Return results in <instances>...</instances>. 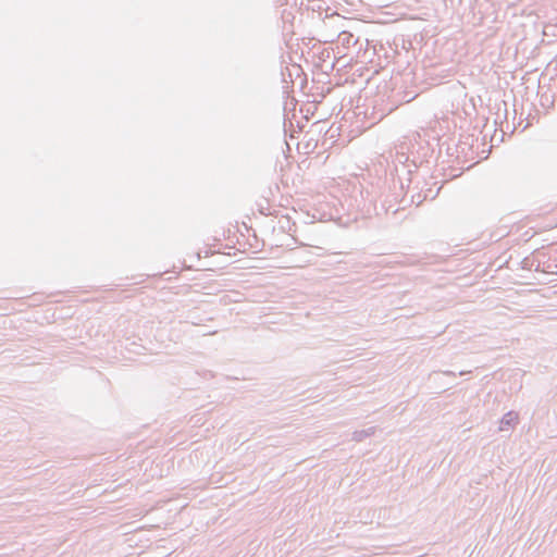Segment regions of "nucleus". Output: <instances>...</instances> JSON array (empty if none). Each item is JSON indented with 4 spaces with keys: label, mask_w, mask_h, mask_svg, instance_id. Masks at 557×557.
<instances>
[{
    "label": "nucleus",
    "mask_w": 557,
    "mask_h": 557,
    "mask_svg": "<svg viewBox=\"0 0 557 557\" xmlns=\"http://www.w3.org/2000/svg\"><path fill=\"white\" fill-rule=\"evenodd\" d=\"M518 421V413L515 411H509L503 416L499 422V430L507 431L511 429Z\"/></svg>",
    "instance_id": "nucleus-1"
},
{
    "label": "nucleus",
    "mask_w": 557,
    "mask_h": 557,
    "mask_svg": "<svg viewBox=\"0 0 557 557\" xmlns=\"http://www.w3.org/2000/svg\"><path fill=\"white\" fill-rule=\"evenodd\" d=\"M375 426H370L364 430L355 431L352 433L351 440L355 442H362L363 440L372 436L375 433Z\"/></svg>",
    "instance_id": "nucleus-2"
}]
</instances>
